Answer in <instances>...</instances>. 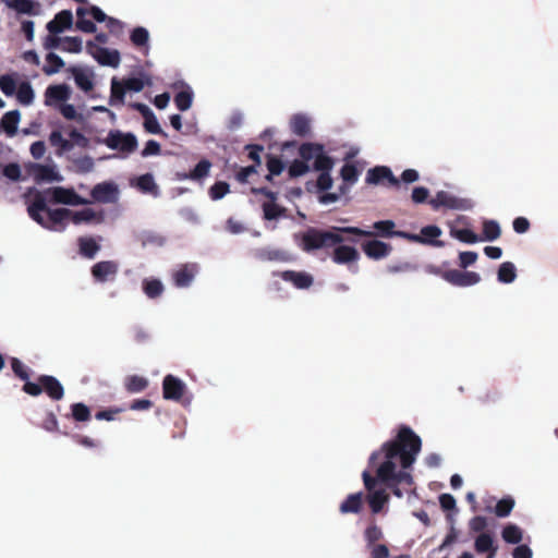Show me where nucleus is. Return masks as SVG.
<instances>
[{"label":"nucleus","instance_id":"1","mask_svg":"<svg viewBox=\"0 0 558 558\" xmlns=\"http://www.w3.org/2000/svg\"><path fill=\"white\" fill-rule=\"evenodd\" d=\"M421 447V438L410 427H401L396 439L385 442L369 457L368 463L375 469L376 480L391 487L411 485L413 478L409 469L415 462Z\"/></svg>","mask_w":558,"mask_h":558},{"label":"nucleus","instance_id":"2","mask_svg":"<svg viewBox=\"0 0 558 558\" xmlns=\"http://www.w3.org/2000/svg\"><path fill=\"white\" fill-rule=\"evenodd\" d=\"M27 210L33 220L51 231L64 230L69 221L74 225L100 221V217L92 208H84L81 210H71L66 208L50 209L48 208L46 197L43 194L35 196Z\"/></svg>","mask_w":558,"mask_h":558},{"label":"nucleus","instance_id":"3","mask_svg":"<svg viewBox=\"0 0 558 558\" xmlns=\"http://www.w3.org/2000/svg\"><path fill=\"white\" fill-rule=\"evenodd\" d=\"M344 234L371 236L374 233L356 227L333 226L326 230L312 228L301 235L299 244L306 252L329 248L347 241Z\"/></svg>","mask_w":558,"mask_h":558},{"label":"nucleus","instance_id":"4","mask_svg":"<svg viewBox=\"0 0 558 558\" xmlns=\"http://www.w3.org/2000/svg\"><path fill=\"white\" fill-rule=\"evenodd\" d=\"M0 90L7 97L14 96L21 106L29 107L35 102L36 93L33 85L26 80H21L17 72L0 76Z\"/></svg>","mask_w":558,"mask_h":558},{"label":"nucleus","instance_id":"5","mask_svg":"<svg viewBox=\"0 0 558 558\" xmlns=\"http://www.w3.org/2000/svg\"><path fill=\"white\" fill-rule=\"evenodd\" d=\"M146 85H151V78L146 74H142L140 77H129L123 81L112 77L110 83V105H123L126 92L140 93Z\"/></svg>","mask_w":558,"mask_h":558},{"label":"nucleus","instance_id":"6","mask_svg":"<svg viewBox=\"0 0 558 558\" xmlns=\"http://www.w3.org/2000/svg\"><path fill=\"white\" fill-rule=\"evenodd\" d=\"M301 158L314 170H331L332 159L326 155L324 146L315 143H305L299 149Z\"/></svg>","mask_w":558,"mask_h":558},{"label":"nucleus","instance_id":"7","mask_svg":"<svg viewBox=\"0 0 558 558\" xmlns=\"http://www.w3.org/2000/svg\"><path fill=\"white\" fill-rule=\"evenodd\" d=\"M104 143L108 148L124 154H131L137 148V140L134 134L123 133L118 130L110 131Z\"/></svg>","mask_w":558,"mask_h":558},{"label":"nucleus","instance_id":"8","mask_svg":"<svg viewBox=\"0 0 558 558\" xmlns=\"http://www.w3.org/2000/svg\"><path fill=\"white\" fill-rule=\"evenodd\" d=\"M363 482L368 490V504L371 506V509L374 513H378L386 502L388 501V494L385 489H377V481L375 477L371 475V472L368 470H365L362 473Z\"/></svg>","mask_w":558,"mask_h":558},{"label":"nucleus","instance_id":"9","mask_svg":"<svg viewBox=\"0 0 558 558\" xmlns=\"http://www.w3.org/2000/svg\"><path fill=\"white\" fill-rule=\"evenodd\" d=\"M340 174L344 183L343 186H340V192L322 194L318 198L319 203L324 205L336 203L341 196V194H343L350 186H352L359 180L357 169L350 163H347L341 168Z\"/></svg>","mask_w":558,"mask_h":558},{"label":"nucleus","instance_id":"10","mask_svg":"<svg viewBox=\"0 0 558 558\" xmlns=\"http://www.w3.org/2000/svg\"><path fill=\"white\" fill-rule=\"evenodd\" d=\"M429 204L434 209H438L440 207H446L449 209L457 210H469L472 208L473 204L469 199L459 198L448 192L440 191L438 192L430 201Z\"/></svg>","mask_w":558,"mask_h":558},{"label":"nucleus","instance_id":"11","mask_svg":"<svg viewBox=\"0 0 558 558\" xmlns=\"http://www.w3.org/2000/svg\"><path fill=\"white\" fill-rule=\"evenodd\" d=\"M88 53L101 65L118 68L121 57L118 50L97 46L93 43L87 45Z\"/></svg>","mask_w":558,"mask_h":558},{"label":"nucleus","instance_id":"12","mask_svg":"<svg viewBox=\"0 0 558 558\" xmlns=\"http://www.w3.org/2000/svg\"><path fill=\"white\" fill-rule=\"evenodd\" d=\"M90 195L94 201L102 204L116 203L120 197L119 185L112 181L96 184Z\"/></svg>","mask_w":558,"mask_h":558},{"label":"nucleus","instance_id":"13","mask_svg":"<svg viewBox=\"0 0 558 558\" xmlns=\"http://www.w3.org/2000/svg\"><path fill=\"white\" fill-rule=\"evenodd\" d=\"M28 171L37 183L61 182L63 180L56 165L32 163Z\"/></svg>","mask_w":558,"mask_h":558},{"label":"nucleus","instance_id":"14","mask_svg":"<svg viewBox=\"0 0 558 558\" xmlns=\"http://www.w3.org/2000/svg\"><path fill=\"white\" fill-rule=\"evenodd\" d=\"M72 89L66 84L50 85L45 90V105L57 107L71 98Z\"/></svg>","mask_w":558,"mask_h":558},{"label":"nucleus","instance_id":"15","mask_svg":"<svg viewBox=\"0 0 558 558\" xmlns=\"http://www.w3.org/2000/svg\"><path fill=\"white\" fill-rule=\"evenodd\" d=\"M442 278L457 287H471L481 281V276L474 271H461L457 269L447 270L442 274Z\"/></svg>","mask_w":558,"mask_h":558},{"label":"nucleus","instance_id":"16","mask_svg":"<svg viewBox=\"0 0 558 558\" xmlns=\"http://www.w3.org/2000/svg\"><path fill=\"white\" fill-rule=\"evenodd\" d=\"M76 86L85 93L90 92L95 86V72L93 69L83 65H75L70 69Z\"/></svg>","mask_w":558,"mask_h":558},{"label":"nucleus","instance_id":"17","mask_svg":"<svg viewBox=\"0 0 558 558\" xmlns=\"http://www.w3.org/2000/svg\"><path fill=\"white\" fill-rule=\"evenodd\" d=\"M119 265L113 260H104L96 263L92 267V276L97 282L113 280L118 274Z\"/></svg>","mask_w":558,"mask_h":558},{"label":"nucleus","instance_id":"18","mask_svg":"<svg viewBox=\"0 0 558 558\" xmlns=\"http://www.w3.org/2000/svg\"><path fill=\"white\" fill-rule=\"evenodd\" d=\"M366 182L368 184H385L398 185L399 180L393 175L392 171L388 167H375L369 169L366 174Z\"/></svg>","mask_w":558,"mask_h":558},{"label":"nucleus","instance_id":"19","mask_svg":"<svg viewBox=\"0 0 558 558\" xmlns=\"http://www.w3.org/2000/svg\"><path fill=\"white\" fill-rule=\"evenodd\" d=\"M46 193L51 195L54 203L65 205H81L86 203L73 190L64 189L61 186L49 189Z\"/></svg>","mask_w":558,"mask_h":558},{"label":"nucleus","instance_id":"20","mask_svg":"<svg viewBox=\"0 0 558 558\" xmlns=\"http://www.w3.org/2000/svg\"><path fill=\"white\" fill-rule=\"evenodd\" d=\"M365 255L372 259H383L391 252V245L378 240L366 241L362 245Z\"/></svg>","mask_w":558,"mask_h":558},{"label":"nucleus","instance_id":"21","mask_svg":"<svg viewBox=\"0 0 558 558\" xmlns=\"http://www.w3.org/2000/svg\"><path fill=\"white\" fill-rule=\"evenodd\" d=\"M162 388L166 399L179 400L184 392L185 384L172 375H167L163 379Z\"/></svg>","mask_w":558,"mask_h":558},{"label":"nucleus","instance_id":"22","mask_svg":"<svg viewBox=\"0 0 558 558\" xmlns=\"http://www.w3.org/2000/svg\"><path fill=\"white\" fill-rule=\"evenodd\" d=\"M198 267L196 264H186L177 269L173 274V280L177 287L185 288L189 287L194 280Z\"/></svg>","mask_w":558,"mask_h":558},{"label":"nucleus","instance_id":"23","mask_svg":"<svg viewBox=\"0 0 558 558\" xmlns=\"http://www.w3.org/2000/svg\"><path fill=\"white\" fill-rule=\"evenodd\" d=\"M442 234V231L439 227L430 225L423 227L421 229V232L416 234L418 240H416V243L432 245L436 247L444 246V243L438 240V238Z\"/></svg>","mask_w":558,"mask_h":558},{"label":"nucleus","instance_id":"24","mask_svg":"<svg viewBox=\"0 0 558 558\" xmlns=\"http://www.w3.org/2000/svg\"><path fill=\"white\" fill-rule=\"evenodd\" d=\"M73 24V15L69 10L59 12L53 20L48 22L47 29L51 34H59L65 29H69Z\"/></svg>","mask_w":558,"mask_h":558},{"label":"nucleus","instance_id":"25","mask_svg":"<svg viewBox=\"0 0 558 558\" xmlns=\"http://www.w3.org/2000/svg\"><path fill=\"white\" fill-rule=\"evenodd\" d=\"M290 129L298 136H306L311 133L312 119L304 113H296L290 119Z\"/></svg>","mask_w":558,"mask_h":558},{"label":"nucleus","instance_id":"26","mask_svg":"<svg viewBox=\"0 0 558 558\" xmlns=\"http://www.w3.org/2000/svg\"><path fill=\"white\" fill-rule=\"evenodd\" d=\"M20 121L21 112L15 109L3 114L0 125L9 137H13L17 133Z\"/></svg>","mask_w":558,"mask_h":558},{"label":"nucleus","instance_id":"27","mask_svg":"<svg viewBox=\"0 0 558 558\" xmlns=\"http://www.w3.org/2000/svg\"><path fill=\"white\" fill-rule=\"evenodd\" d=\"M359 259V252L356 248L348 245H339L335 248L332 260L336 264H350Z\"/></svg>","mask_w":558,"mask_h":558},{"label":"nucleus","instance_id":"28","mask_svg":"<svg viewBox=\"0 0 558 558\" xmlns=\"http://www.w3.org/2000/svg\"><path fill=\"white\" fill-rule=\"evenodd\" d=\"M49 143L56 149V155L61 156L73 149V144L66 140L61 131L54 130L49 135Z\"/></svg>","mask_w":558,"mask_h":558},{"label":"nucleus","instance_id":"29","mask_svg":"<svg viewBox=\"0 0 558 558\" xmlns=\"http://www.w3.org/2000/svg\"><path fill=\"white\" fill-rule=\"evenodd\" d=\"M283 280L292 282L299 289L308 288L313 283V278L306 272L283 271L281 274Z\"/></svg>","mask_w":558,"mask_h":558},{"label":"nucleus","instance_id":"30","mask_svg":"<svg viewBox=\"0 0 558 558\" xmlns=\"http://www.w3.org/2000/svg\"><path fill=\"white\" fill-rule=\"evenodd\" d=\"M258 192L265 194L270 201L267 203H264L263 209H264V217L267 220H275L278 219L282 215V209L274 203L275 201V193L267 191V190H258Z\"/></svg>","mask_w":558,"mask_h":558},{"label":"nucleus","instance_id":"31","mask_svg":"<svg viewBox=\"0 0 558 558\" xmlns=\"http://www.w3.org/2000/svg\"><path fill=\"white\" fill-rule=\"evenodd\" d=\"M474 547L478 554L489 551L488 558H493L497 551V548L494 547L493 536L488 533H481L475 538Z\"/></svg>","mask_w":558,"mask_h":558},{"label":"nucleus","instance_id":"32","mask_svg":"<svg viewBox=\"0 0 558 558\" xmlns=\"http://www.w3.org/2000/svg\"><path fill=\"white\" fill-rule=\"evenodd\" d=\"M40 383L45 391L53 399L59 400L63 397V387L61 384L51 376H44Z\"/></svg>","mask_w":558,"mask_h":558},{"label":"nucleus","instance_id":"33","mask_svg":"<svg viewBox=\"0 0 558 558\" xmlns=\"http://www.w3.org/2000/svg\"><path fill=\"white\" fill-rule=\"evenodd\" d=\"M363 504V495L362 493H356L350 495L341 505L340 512L341 513H357Z\"/></svg>","mask_w":558,"mask_h":558},{"label":"nucleus","instance_id":"34","mask_svg":"<svg viewBox=\"0 0 558 558\" xmlns=\"http://www.w3.org/2000/svg\"><path fill=\"white\" fill-rule=\"evenodd\" d=\"M498 281L501 283H512L517 278V269L513 263L505 262L498 269Z\"/></svg>","mask_w":558,"mask_h":558},{"label":"nucleus","instance_id":"35","mask_svg":"<svg viewBox=\"0 0 558 558\" xmlns=\"http://www.w3.org/2000/svg\"><path fill=\"white\" fill-rule=\"evenodd\" d=\"M501 536L508 544H519L523 539V531L515 524H508L504 527Z\"/></svg>","mask_w":558,"mask_h":558},{"label":"nucleus","instance_id":"36","mask_svg":"<svg viewBox=\"0 0 558 558\" xmlns=\"http://www.w3.org/2000/svg\"><path fill=\"white\" fill-rule=\"evenodd\" d=\"M46 62L47 64L44 66L43 71L47 75H53L60 72V70L64 66V61L62 58L54 52H49L46 56Z\"/></svg>","mask_w":558,"mask_h":558},{"label":"nucleus","instance_id":"37","mask_svg":"<svg viewBox=\"0 0 558 558\" xmlns=\"http://www.w3.org/2000/svg\"><path fill=\"white\" fill-rule=\"evenodd\" d=\"M136 186L144 193H149L154 196L158 195V186L154 180V177L149 173L141 175L136 180Z\"/></svg>","mask_w":558,"mask_h":558},{"label":"nucleus","instance_id":"38","mask_svg":"<svg viewBox=\"0 0 558 558\" xmlns=\"http://www.w3.org/2000/svg\"><path fill=\"white\" fill-rule=\"evenodd\" d=\"M193 101V92L190 87H185L174 97V102L179 110L186 111L191 108Z\"/></svg>","mask_w":558,"mask_h":558},{"label":"nucleus","instance_id":"39","mask_svg":"<svg viewBox=\"0 0 558 558\" xmlns=\"http://www.w3.org/2000/svg\"><path fill=\"white\" fill-rule=\"evenodd\" d=\"M131 41L134 46L148 49L149 32L145 27H135L131 33Z\"/></svg>","mask_w":558,"mask_h":558},{"label":"nucleus","instance_id":"40","mask_svg":"<svg viewBox=\"0 0 558 558\" xmlns=\"http://www.w3.org/2000/svg\"><path fill=\"white\" fill-rule=\"evenodd\" d=\"M501 230L500 226L495 220H486L483 223V234L484 241H495L500 236Z\"/></svg>","mask_w":558,"mask_h":558},{"label":"nucleus","instance_id":"41","mask_svg":"<svg viewBox=\"0 0 558 558\" xmlns=\"http://www.w3.org/2000/svg\"><path fill=\"white\" fill-rule=\"evenodd\" d=\"M210 168H211L210 161L207 159H203L189 173V177L193 181H199L209 174Z\"/></svg>","mask_w":558,"mask_h":558},{"label":"nucleus","instance_id":"42","mask_svg":"<svg viewBox=\"0 0 558 558\" xmlns=\"http://www.w3.org/2000/svg\"><path fill=\"white\" fill-rule=\"evenodd\" d=\"M80 251L84 256L93 258L99 251V245L93 238H82L80 240Z\"/></svg>","mask_w":558,"mask_h":558},{"label":"nucleus","instance_id":"43","mask_svg":"<svg viewBox=\"0 0 558 558\" xmlns=\"http://www.w3.org/2000/svg\"><path fill=\"white\" fill-rule=\"evenodd\" d=\"M450 234L451 236L458 239L459 241L469 244H473L481 241V239L469 229H451Z\"/></svg>","mask_w":558,"mask_h":558},{"label":"nucleus","instance_id":"44","mask_svg":"<svg viewBox=\"0 0 558 558\" xmlns=\"http://www.w3.org/2000/svg\"><path fill=\"white\" fill-rule=\"evenodd\" d=\"M83 49V43L80 37H64L62 38L61 50L71 53H78Z\"/></svg>","mask_w":558,"mask_h":558},{"label":"nucleus","instance_id":"45","mask_svg":"<svg viewBox=\"0 0 558 558\" xmlns=\"http://www.w3.org/2000/svg\"><path fill=\"white\" fill-rule=\"evenodd\" d=\"M143 289L148 298H156L162 293L163 286H162L161 281H159V280L146 279L143 282Z\"/></svg>","mask_w":558,"mask_h":558},{"label":"nucleus","instance_id":"46","mask_svg":"<svg viewBox=\"0 0 558 558\" xmlns=\"http://www.w3.org/2000/svg\"><path fill=\"white\" fill-rule=\"evenodd\" d=\"M76 14L78 16V20L76 22V27L85 33H93L95 32L96 27L95 24L92 21L85 20L84 16L88 15V11L85 8H78L76 10Z\"/></svg>","mask_w":558,"mask_h":558},{"label":"nucleus","instance_id":"47","mask_svg":"<svg viewBox=\"0 0 558 558\" xmlns=\"http://www.w3.org/2000/svg\"><path fill=\"white\" fill-rule=\"evenodd\" d=\"M9 8L22 14H35V3L32 0H12Z\"/></svg>","mask_w":558,"mask_h":558},{"label":"nucleus","instance_id":"48","mask_svg":"<svg viewBox=\"0 0 558 558\" xmlns=\"http://www.w3.org/2000/svg\"><path fill=\"white\" fill-rule=\"evenodd\" d=\"M147 379L141 376H131L125 381V387L130 392H140L147 387Z\"/></svg>","mask_w":558,"mask_h":558},{"label":"nucleus","instance_id":"49","mask_svg":"<svg viewBox=\"0 0 558 558\" xmlns=\"http://www.w3.org/2000/svg\"><path fill=\"white\" fill-rule=\"evenodd\" d=\"M514 507V500L510 497L504 498L499 500L495 508V513L497 517L505 518L510 514Z\"/></svg>","mask_w":558,"mask_h":558},{"label":"nucleus","instance_id":"50","mask_svg":"<svg viewBox=\"0 0 558 558\" xmlns=\"http://www.w3.org/2000/svg\"><path fill=\"white\" fill-rule=\"evenodd\" d=\"M59 111L60 113L66 119V120H75V121H83L84 118L81 113L77 112L74 105L71 104H61L59 105Z\"/></svg>","mask_w":558,"mask_h":558},{"label":"nucleus","instance_id":"51","mask_svg":"<svg viewBox=\"0 0 558 558\" xmlns=\"http://www.w3.org/2000/svg\"><path fill=\"white\" fill-rule=\"evenodd\" d=\"M230 191L229 184L226 182H217L209 189V196L213 201H219Z\"/></svg>","mask_w":558,"mask_h":558},{"label":"nucleus","instance_id":"52","mask_svg":"<svg viewBox=\"0 0 558 558\" xmlns=\"http://www.w3.org/2000/svg\"><path fill=\"white\" fill-rule=\"evenodd\" d=\"M396 227L392 220H380L374 223V229L381 236H393V228Z\"/></svg>","mask_w":558,"mask_h":558},{"label":"nucleus","instance_id":"53","mask_svg":"<svg viewBox=\"0 0 558 558\" xmlns=\"http://www.w3.org/2000/svg\"><path fill=\"white\" fill-rule=\"evenodd\" d=\"M310 170H311V166L301 158V160H294L290 165L289 174L291 177H301V175L307 173Z\"/></svg>","mask_w":558,"mask_h":558},{"label":"nucleus","instance_id":"54","mask_svg":"<svg viewBox=\"0 0 558 558\" xmlns=\"http://www.w3.org/2000/svg\"><path fill=\"white\" fill-rule=\"evenodd\" d=\"M320 173L317 178V187L319 191H328L332 186V178L330 175V170H318Z\"/></svg>","mask_w":558,"mask_h":558},{"label":"nucleus","instance_id":"55","mask_svg":"<svg viewBox=\"0 0 558 558\" xmlns=\"http://www.w3.org/2000/svg\"><path fill=\"white\" fill-rule=\"evenodd\" d=\"M72 414L76 421L84 422L90 416L89 409L83 403H75L72 407Z\"/></svg>","mask_w":558,"mask_h":558},{"label":"nucleus","instance_id":"56","mask_svg":"<svg viewBox=\"0 0 558 558\" xmlns=\"http://www.w3.org/2000/svg\"><path fill=\"white\" fill-rule=\"evenodd\" d=\"M144 126L148 133L160 134L162 133L161 126L154 113L145 117Z\"/></svg>","mask_w":558,"mask_h":558},{"label":"nucleus","instance_id":"57","mask_svg":"<svg viewBox=\"0 0 558 558\" xmlns=\"http://www.w3.org/2000/svg\"><path fill=\"white\" fill-rule=\"evenodd\" d=\"M3 174L13 181H17L21 177V168L17 163H10L3 168Z\"/></svg>","mask_w":558,"mask_h":558},{"label":"nucleus","instance_id":"58","mask_svg":"<svg viewBox=\"0 0 558 558\" xmlns=\"http://www.w3.org/2000/svg\"><path fill=\"white\" fill-rule=\"evenodd\" d=\"M57 34H51L48 35L45 39H44V48L47 49V50H52V49H57V48H60L61 49V46H62V38L60 37H57L56 36Z\"/></svg>","mask_w":558,"mask_h":558},{"label":"nucleus","instance_id":"59","mask_svg":"<svg viewBox=\"0 0 558 558\" xmlns=\"http://www.w3.org/2000/svg\"><path fill=\"white\" fill-rule=\"evenodd\" d=\"M469 526L473 532H482L487 527V520L482 515L474 517L470 520Z\"/></svg>","mask_w":558,"mask_h":558},{"label":"nucleus","instance_id":"60","mask_svg":"<svg viewBox=\"0 0 558 558\" xmlns=\"http://www.w3.org/2000/svg\"><path fill=\"white\" fill-rule=\"evenodd\" d=\"M460 266L466 268L468 266L473 265L477 259V254L475 252H461L459 255Z\"/></svg>","mask_w":558,"mask_h":558},{"label":"nucleus","instance_id":"61","mask_svg":"<svg viewBox=\"0 0 558 558\" xmlns=\"http://www.w3.org/2000/svg\"><path fill=\"white\" fill-rule=\"evenodd\" d=\"M267 167L270 175H279L284 169L283 162L278 158H270L267 162Z\"/></svg>","mask_w":558,"mask_h":558},{"label":"nucleus","instance_id":"62","mask_svg":"<svg viewBox=\"0 0 558 558\" xmlns=\"http://www.w3.org/2000/svg\"><path fill=\"white\" fill-rule=\"evenodd\" d=\"M160 153V145L158 142L154 141V140H149L143 151H142V156L143 157H148V156H156Z\"/></svg>","mask_w":558,"mask_h":558},{"label":"nucleus","instance_id":"63","mask_svg":"<svg viewBox=\"0 0 558 558\" xmlns=\"http://www.w3.org/2000/svg\"><path fill=\"white\" fill-rule=\"evenodd\" d=\"M29 151L33 158L40 159L46 153V145L43 141H37L31 145Z\"/></svg>","mask_w":558,"mask_h":558},{"label":"nucleus","instance_id":"64","mask_svg":"<svg viewBox=\"0 0 558 558\" xmlns=\"http://www.w3.org/2000/svg\"><path fill=\"white\" fill-rule=\"evenodd\" d=\"M513 558H532L533 553L527 545H519L513 549Z\"/></svg>","mask_w":558,"mask_h":558}]
</instances>
